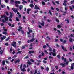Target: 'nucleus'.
I'll return each mask as SVG.
<instances>
[{
    "instance_id": "nucleus-1",
    "label": "nucleus",
    "mask_w": 74,
    "mask_h": 74,
    "mask_svg": "<svg viewBox=\"0 0 74 74\" xmlns=\"http://www.w3.org/2000/svg\"><path fill=\"white\" fill-rule=\"evenodd\" d=\"M1 18H2L3 19L2 20V22H3V23H5V22L6 23H7V21H8V18L6 16V15H5V14H4L3 16V15H1ZM5 18V20L3 19V18Z\"/></svg>"
},
{
    "instance_id": "nucleus-2",
    "label": "nucleus",
    "mask_w": 74,
    "mask_h": 74,
    "mask_svg": "<svg viewBox=\"0 0 74 74\" xmlns=\"http://www.w3.org/2000/svg\"><path fill=\"white\" fill-rule=\"evenodd\" d=\"M69 63V62H66V63H65L64 64H60V65L62 66V67H65V66L66 64L67 65Z\"/></svg>"
},
{
    "instance_id": "nucleus-3",
    "label": "nucleus",
    "mask_w": 74,
    "mask_h": 74,
    "mask_svg": "<svg viewBox=\"0 0 74 74\" xmlns=\"http://www.w3.org/2000/svg\"><path fill=\"white\" fill-rule=\"evenodd\" d=\"M6 38H7V37H6V36H4L3 37H1V42H2V41H3V40H4V39H5Z\"/></svg>"
},
{
    "instance_id": "nucleus-4",
    "label": "nucleus",
    "mask_w": 74,
    "mask_h": 74,
    "mask_svg": "<svg viewBox=\"0 0 74 74\" xmlns=\"http://www.w3.org/2000/svg\"><path fill=\"white\" fill-rule=\"evenodd\" d=\"M13 43L12 44V45L13 47H16V42H13Z\"/></svg>"
},
{
    "instance_id": "nucleus-5",
    "label": "nucleus",
    "mask_w": 74,
    "mask_h": 74,
    "mask_svg": "<svg viewBox=\"0 0 74 74\" xmlns=\"http://www.w3.org/2000/svg\"><path fill=\"white\" fill-rule=\"evenodd\" d=\"M52 54L53 55V56H55L56 55V54L55 53H49L50 55H51Z\"/></svg>"
},
{
    "instance_id": "nucleus-6",
    "label": "nucleus",
    "mask_w": 74,
    "mask_h": 74,
    "mask_svg": "<svg viewBox=\"0 0 74 74\" xmlns=\"http://www.w3.org/2000/svg\"><path fill=\"white\" fill-rule=\"evenodd\" d=\"M12 10L14 11V12H15L16 13V12H18V9H14V8H13Z\"/></svg>"
},
{
    "instance_id": "nucleus-7",
    "label": "nucleus",
    "mask_w": 74,
    "mask_h": 74,
    "mask_svg": "<svg viewBox=\"0 0 74 74\" xmlns=\"http://www.w3.org/2000/svg\"><path fill=\"white\" fill-rule=\"evenodd\" d=\"M67 0H64V3H63V5H65V6H67V4H66V3H67Z\"/></svg>"
},
{
    "instance_id": "nucleus-8",
    "label": "nucleus",
    "mask_w": 74,
    "mask_h": 74,
    "mask_svg": "<svg viewBox=\"0 0 74 74\" xmlns=\"http://www.w3.org/2000/svg\"><path fill=\"white\" fill-rule=\"evenodd\" d=\"M34 9L38 10L39 9H40V8H39V7L37 6V5H35V8H34Z\"/></svg>"
},
{
    "instance_id": "nucleus-9",
    "label": "nucleus",
    "mask_w": 74,
    "mask_h": 74,
    "mask_svg": "<svg viewBox=\"0 0 74 74\" xmlns=\"http://www.w3.org/2000/svg\"><path fill=\"white\" fill-rule=\"evenodd\" d=\"M19 62H20V60H19V59H18V60L15 62V63L16 64L17 63H19Z\"/></svg>"
},
{
    "instance_id": "nucleus-10",
    "label": "nucleus",
    "mask_w": 74,
    "mask_h": 74,
    "mask_svg": "<svg viewBox=\"0 0 74 74\" xmlns=\"http://www.w3.org/2000/svg\"><path fill=\"white\" fill-rule=\"evenodd\" d=\"M10 16L9 17V19H11L12 17V14L11 12H10Z\"/></svg>"
},
{
    "instance_id": "nucleus-11",
    "label": "nucleus",
    "mask_w": 74,
    "mask_h": 74,
    "mask_svg": "<svg viewBox=\"0 0 74 74\" xmlns=\"http://www.w3.org/2000/svg\"><path fill=\"white\" fill-rule=\"evenodd\" d=\"M71 69L72 70H73V68L74 67V63H72L71 64Z\"/></svg>"
},
{
    "instance_id": "nucleus-12",
    "label": "nucleus",
    "mask_w": 74,
    "mask_h": 74,
    "mask_svg": "<svg viewBox=\"0 0 74 74\" xmlns=\"http://www.w3.org/2000/svg\"><path fill=\"white\" fill-rule=\"evenodd\" d=\"M31 11V9H27V13L28 14H29V11Z\"/></svg>"
},
{
    "instance_id": "nucleus-13",
    "label": "nucleus",
    "mask_w": 74,
    "mask_h": 74,
    "mask_svg": "<svg viewBox=\"0 0 74 74\" xmlns=\"http://www.w3.org/2000/svg\"><path fill=\"white\" fill-rule=\"evenodd\" d=\"M22 8H23V6L22 5H20L19 6V8L20 10H21L22 9Z\"/></svg>"
},
{
    "instance_id": "nucleus-14",
    "label": "nucleus",
    "mask_w": 74,
    "mask_h": 74,
    "mask_svg": "<svg viewBox=\"0 0 74 74\" xmlns=\"http://www.w3.org/2000/svg\"><path fill=\"white\" fill-rule=\"evenodd\" d=\"M15 3L16 4H20L21 3V2L19 1H16L15 2Z\"/></svg>"
},
{
    "instance_id": "nucleus-15",
    "label": "nucleus",
    "mask_w": 74,
    "mask_h": 74,
    "mask_svg": "<svg viewBox=\"0 0 74 74\" xmlns=\"http://www.w3.org/2000/svg\"><path fill=\"white\" fill-rule=\"evenodd\" d=\"M62 48L64 50V51H67V50L65 48H64V47L63 46H61Z\"/></svg>"
},
{
    "instance_id": "nucleus-16",
    "label": "nucleus",
    "mask_w": 74,
    "mask_h": 74,
    "mask_svg": "<svg viewBox=\"0 0 74 74\" xmlns=\"http://www.w3.org/2000/svg\"><path fill=\"white\" fill-rule=\"evenodd\" d=\"M34 53V51H29V54H31V53Z\"/></svg>"
},
{
    "instance_id": "nucleus-17",
    "label": "nucleus",
    "mask_w": 74,
    "mask_h": 74,
    "mask_svg": "<svg viewBox=\"0 0 74 74\" xmlns=\"http://www.w3.org/2000/svg\"><path fill=\"white\" fill-rule=\"evenodd\" d=\"M3 28L4 31H5V32H7V29H5V27H3Z\"/></svg>"
},
{
    "instance_id": "nucleus-18",
    "label": "nucleus",
    "mask_w": 74,
    "mask_h": 74,
    "mask_svg": "<svg viewBox=\"0 0 74 74\" xmlns=\"http://www.w3.org/2000/svg\"><path fill=\"white\" fill-rule=\"evenodd\" d=\"M21 71H23L24 72V71H26V69H25V68H24L21 69Z\"/></svg>"
},
{
    "instance_id": "nucleus-19",
    "label": "nucleus",
    "mask_w": 74,
    "mask_h": 74,
    "mask_svg": "<svg viewBox=\"0 0 74 74\" xmlns=\"http://www.w3.org/2000/svg\"><path fill=\"white\" fill-rule=\"evenodd\" d=\"M30 6L31 8H32L34 7V6L32 4H30Z\"/></svg>"
},
{
    "instance_id": "nucleus-20",
    "label": "nucleus",
    "mask_w": 74,
    "mask_h": 74,
    "mask_svg": "<svg viewBox=\"0 0 74 74\" xmlns=\"http://www.w3.org/2000/svg\"><path fill=\"white\" fill-rule=\"evenodd\" d=\"M62 59H64V62H66V58L64 59V57H62Z\"/></svg>"
},
{
    "instance_id": "nucleus-21",
    "label": "nucleus",
    "mask_w": 74,
    "mask_h": 74,
    "mask_svg": "<svg viewBox=\"0 0 74 74\" xmlns=\"http://www.w3.org/2000/svg\"><path fill=\"white\" fill-rule=\"evenodd\" d=\"M57 27H58V28H61V27H62V26H61L60 25H58L57 26Z\"/></svg>"
},
{
    "instance_id": "nucleus-22",
    "label": "nucleus",
    "mask_w": 74,
    "mask_h": 74,
    "mask_svg": "<svg viewBox=\"0 0 74 74\" xmlns=\"http://www.w3.org/2000/svg\"><path fill=\"white\" fill-rule=\"evenodd\" d=\"M42 22L43 23H41V25L42 26H44V23L43 21Z\"/></svg>"
},
{
    "instance_id": "nucleus-23",
    "label": "nucleus",
    "mask_w": 74,
    "mask_h": 74,
    "mask_svg": "<svg viewBox=\"0 0 74 74\" xmlns=\"http://www.w3.org/2000/svg\"><path fill=\"white\" fill-rule=\"evenodd\" d=\"M34 41V39L32 38L30 40V41H31V42H33V41Z\"/></svg>"
},
{
    "instance_id": "nucleus-24",
    "label": "nucleus",
    "mask_w": 74,
    "mask_h": 74,
    "mask_svg": "<svg viewBox=\"0 0 74 74\" xmlns=\"http://www.w3.org/2000/svg\"><path fill=\"white\" fill-rule=\"evenodd\" d=\"M2 64L3 65H5V61L3 60L2 62Z\"/></svg>"
},
{
    "instance_id": "nucleus-25",
    "label": "nucleus",
    "mask_w": 74,
    "mask_h": 74,
    "mask_svg": "<svg viewBox=\"0 0 74 74\" xmlns=\"http://www.w3.org/2000/svg\"><path fill=\"white\" fill-rule=\"evenodd\" d=\"M1 7L2 8H4L5 7V6L4 5H1Z\"/></svg>"
},
{
    "instance_id": "nucleus-26",
    "label": "nucleus",
    "mask_w": 74,
    "mask_h": 74,
    "mask_svg": "<svg viewBox=\"0 0 74 74\" xmlns=\"http://www.w3.org/2000/svg\"><path fill=\"white\" fill-rule=\"evenodd\" d=\"M66 22H67V23H69V20L67 19L65 20Z\"/></svg>"
},
{
    "instance_id": "nucleus-27",
    "label": "nucleus",
    "mask_w": 74,
    "mask_h": 74,
    "mask_svg": "<svg viewBox=\"0 0 74 74\" xmlns=\"http://www.w3.org/2000/svg\"><path fill=\"white\" fill-rule=\"evenodd\" d=\"M69 41H70L71 42L72 41H73V40L71 38H70L69 39Z\"/></svg>"
},
{
    "instance_id": "nucleus-28",
    "label": "nucleus",
    "mask_w": 74,
    "mask_h": 74,
    "mask_svg": "<svg viewBox=\"0 0 74 74\" xmlns=\"http://www.w3.org/2000/svg\"><path fill=\"white\" fill-rule=\"evenodd\" d=\"M28 64H32V63L30 62V61H28V62H27Z\"/></svg>"
},
{
    "instance_id": "nucleus-29",
    "label": "nucleus",
    "mask_w": 74,
    "mask_h": 74,
    "mask_svg": "<svg viewBox=\"0 0 74 74\" xmlns=\"http://www.w3.org/2000/svg\"><path fill=\"white\" fill-rule=\"evenodd\" d=\"M44 52H45V53H46L47 54H48V53L47 51V50H44Z\"/></svg>"
},
{
    "instance_id": "nucleus-30",
    "label": "nucleus",
    "mask_w": 74,
    "mask_h": 74,
    "mask_svg": "<svg viewBox=\"0 0 74 74\" xmlns=\"http://www.w3.org/2000/svg\"><path fill=\"white\" fill-rule=\"evenodd\" d=\"M9 39H10V38H7L6 39V41H8L9 40Z\"/></svg>"
},
{
    "instance_id": "nucleus-31",
    "label": "nucleus",
    "mask_w": 74,
    "mask_h": 74,
    "mask_svg": "<svg viewBox=\"0 0 74 74\" xmlns=\"http://www.w3.org/2000/svg\"><path fill=\"white\" fill-rule=\"evenodd\" d=\"M0 25H1V26H4V24L3 23H1L0 24Z\"/></svg>"
},
{
    "instance_id": "nucleus-32",
    "label": "nucleus",
    "mask_w": 74,
    "mask_h": 74,
    "mask_svg": "<svg viewBox=\"0 0 74 74\" xmlns=\"http://www.w3.org/2000/svg\"><path fill=\"white\" fill-rule=\"evenodd\" d=\"M68 8L67 7H65V11H67V9Z\"/></svg>"
},
{
    "instance_id": "nucleus-33",
    "label": "nucleus",
    "mask_w": 74,
    "mask_h": 74,
    "mask_svg": "<svg viewBox=\"0 0 74 74\" xmlns=\"http://www.w3.org/2000/svg\"><path fill=\"white\" fill-rule=\"evenodd\" d=\"M28 29H29V32L32 33V30H31L29 29V28H28Z\"/></svg>"
},
{
    "instance_id": "nucleus-34",
    "label": "nucleus",
    "mask_w": 74,
    "mask_h": 74,
    "mask_svg": "<svg viewBox=\"0 0 74 74\" xmlns=\"http://www.w3.org/2000/svg\"><path fill=\"white\" fill-rule=\"evenodd\" d=\"M3 34H4L6 35V34H7V32H3Z\"/></svg>"
},
{
    "instance_id": "nucleus-35",
    "label": "nucleus",
    "mask_w": 74,
    "mask_h": 74,
    "mask_svg": "<svg viewBox=\"0 0 74 74\" xmlns=\"http://www.w3.org/2000/svg\"><path fill=\"white\" fill-rule=\"evenodd\" d=\"M22 1L23 2H24V3H26H26H27V2H26V1H25V0H23Z\"/></svg>"
},
{
    "instance_id": "nucleus-36",
    "label": "nucleus",
    "mask_w": 74,
    "mask_h": 74,
    "mask_svg": "<svg viewBox=\"0 0 74 74\" xmlns=\"http://www.w3.org/2000/svg\"><path fill=\"white\" fill-rule=\"evenodd\" d=\"M57 57L58 58H60V56L59 55H58L57 56Z\"/></svg>"
},
{
    "instance_id": "nucleus-37",
    "label": "nucleus",
    "mask_w": 74,
    "mask_h": 74,
    "mask_svg": "<svg viewBox=\"0 0 74 74\" xmlns=\"http://www.w3.org/2000/svg\"><path fill=\"white\" fill-rule=\"evenodd\" d=\"M56 4H59V2L58 1H56Z\"/></svg>"
},
{
    "instance_id": "nucleus-38",
    "label": "nucleus",
    "mask_w": 74,
    "mask_h": 74,
    "mask_svg": "<svg viewBox=\"0 0 74 74\" xmlns=\"http://www.w3.org/2000/svg\"><path fill=\"white\" fill-rule=\"evenodd\" d=\"M37 69H36L35 71V74H37Z\"/></svg>"
},
{
    "instance_id": "nucleus-39",
    "label": "nucleus",
    "mask_w": 74,
    "mask_h": 74,
    "mask_svg": "<svg viewBox=\"0 0 74 74\" xmlns=\"http://www.w3.org/2000/svg\"><path fill=\"white\" fill-rule=\"evenodd\" d=\"M37 62H40H40H41V61L40 60H37Z\"/></svg>"
},
{
    "instance_id": "nucleus-40",
    "label": "nucleus",
    "mask_w": 74,
    "mask_h": 74,
    "mask_svg": "<svg viewBox=\"0 0 74 74\" xmlns=\"http://www.w3.org/2000/svg\"><path fill=\"white\" fill-rule=\"evenodd\" d=\"M22 67V64H21L20 65V69H21Z\"/></svg>"
},
{
    "instance_id": "nucleus-41",
    "label": "nucleus",
    "mask_w": 74,
    "mask_h": 74,
    "mask_svg": "<svg viewBox=\"0 0 74 74\" xmlns=\"http://www.w3.org/2000/svg\"><path fill=\"white\" fill-rule=\"evenodd\" d=\"M70 9L71 11H73V9H72V8L71 7V6H70Z\"/></svg>"
},
{
    "instance_id": "nucleus-42",
    "label": "nucleus",
    "mask_w": 74,
    "mask_h": 74,
    "mask_svg": "<svg viewBox=\"0 0 74 74\" xmlns=\"http://www.w3.org/2000/svg\"><path fill=\"white\" fill-rule=\"evenodd\" d=\"M16 20L17 21H19V18L18 17H16Z\"/></svg>"
},
{
    "instance_id": "nucleus-43",
    "label": "nucleus",
    "mask_w": 74,
    "mask_h": 74,
    "mask_svg": "<svg viewBox=\"0 0 74 74\" xmlns=\"http://www.w3.org/2000/svg\"><path fill=\"white\" fill-rule=\"evenodd\" d=\"M49 13L50 15H52V13H51V12L50 10H49Z\"/></svg>"
},
{
    "instance_id": "nucleus-44",
    "label": "nucleus",
    "mask_w": 74,
    "mask_h": 74,
    "mask_svg": "<svg viewBox=\"0 0 74 74\" xmlns=\"http://www.w3.org/2000/svg\"><path fill=\"white\" fill-rule=\"evenodd\" d=\"M42 4H43V5H45V2H42Z\"/></svg>"
},
{
    "instance_id": "nucleus-45",
    "label": "nucleus",
    "mask_w": 74,
    "mask_h": 74,
    "mask_svg": "<svg viewBox=\"0 0 74 74\" xmlns=\"http://www.w3.org/2000/svg\"><path fill=\"white\" fill-rule=\"evenodd\" d=\"M9 44H8V43H6L5 44V45H6L7 46H8V45H9Z\"/></svg>"
},
{
    "instance_id": "nucleus-46",
    "label": "nucleus",
    "mask_w": 74,
    "mask_h": 74,
    "mask_svg": "<svg viewBox=\"0 0 74 74\" xmlns=\"http://www.w3.org/2000/svg\"><path fill=\"white\" fill-rule=\"evenodd\" d=\"M30 61L32 62H34V60H33L32 59H30Z\"/></svg>"
},
{
    "instance_id": "nucleus-47",
    "label": "nucleus",
    "mask_w": 74,
    "mask_h": 74,
    "mask_svg": "<svg viewBox=\"0 0 74 74\" xmlns=\"http://www.w3.org/2000/svg\"><path fill=\"white\" fill-rule=\"evenodd\" d=\"M11 3H14V1L13 0H10Z\"/></svg>"
},
{
    "instance_id": "nucleus-48",
    "label": "nucleus",
    "mask_w": 74,
    "mask_h": 74,
    "mask_svg": "<svg viewBox=\"0 0 74 74\" xmlns=\"http://www.w3.org/2000/svg\"><path fill=\"white\" fill-rule=\"evenodd\" d=\"M60 41H61V42H63V39L61 38L60 39Z\"/></svg>"
},
{
    "instance_id": "nucleus-49",
    "label": "nucleus",
    "mask_w": 74,
    "mask_h": 74,
    "mask_svg": "<svg viewBox=\"0 0 74 74\" xmlns=\"http://www.w3.org/2000/svg\"><path fill=\"white\" fill-rule=\"evenodd\" d=\"M49 51H52V49L50 47H49Z\"/></svg>"
},
{
    "instance_id": "nucleus-50",
    "label": "nucleus",
    "mask_w": 74,
    "mask_h": 74,
    "mask_svg": "<svg viewBox=\"0 0 74 74\" xmlns=\"http://www.w3.org/2000/svg\"><path fill=\"white\" fill-rule=\"evenodd\" d=\"M22 48L23 49H24V48H25V47L24 46H22Z\"/></svg>"
},
{
    "instance_id": "nucleus-51",
    "label": "nucleus",
    "mask_w": 74,
    "mask_h": 74,
    "mask_svg": "<svg viewBox=\"0 0 74 74\" xmlns=\"http://www.w3.org/2000/svg\"><path fill=\"white\" fill-rule=\"evenodd\" d=\"M46 70H47V71H48L49 70V68H48V67H47V68H46Z\"/></svg>"
},
{
    "instance_id": "nucleus-52",
    "label": "nucleus",
    "mask_w": 74,
    "mask_h": 74,
    "mask_svg": "<svg viewBox=\"0 0 74 74\" xmlns=\"http://www.w3.org/2000/svg\"><path fill=\"white\" fill-rule=\"evenodd\" d=\"M8 24L10 26H11V23H8Z\"/></svg>"
},
{
    "instance_id": "nucleus-53",
    "label": "nucleus",
    "mask_w": 74,
    "mask_h": 74,
    "mask_svg": "<svg viewBox=\"0 0 74 74\" xmlns=\"http://www.w3.org/2000/svg\"><path fill=\"white\" fill-rule=\"evenodd\" d=\"M46 47H47V46H46V45H45L43 46V48H46Z\"/></svg>"
},
{
    "instance_id": "nucleus-54",
    "label": "nucleus",
    "mask_w": 74,
    "mask_h": 74,
    "mask_svg": "<svg viewBox=\"0 0 74 74\" xmlns=\"http://www.w3.org/2000/svg\"><path fill=\"white\" fill-rule=\"evenodd\" d=\"M49 59H52V57L51 56H49Z\"/></svg>"
},
{
    "instance_id": "nucleus-55",
    "label": "nucleus",
    "mask_w": 74,
    "mask_h": 74,
    "mask_svg": "<svg viewBox=\"0 0 74 74\" xmlns=\"http://www.w3.org/2000/svg\"><path fill=\"white\" fill-rule=\"evenodd\" d=\"M67 42V41L66 40H64V41L63 42V43H66Z\"/></svg>"
},
{
    "instance_id": "nucleus-56",
    "label": "nucleus",
    "mask_w": 74,
    "mask_h": 74,
    "mask_svg": "<svg viewBox=\"0 0 74 74\" xmlns=\"http://www.w3.org/2000/svg\"><path fill=\"white\" fill-rule=\"evenodd\" d=\"M21 52H22V51H18V52L17 53H21Z\"/></svg>"
},
{
    "instance_id": "nucleus-57",
    "label": "nucleus",
    "mask_w": 74,
    "mask_h": 74,
    "mask_svg": "<svg viewBox=\"0 0 74 74\" xmlns=\"http://www.w3.org/2000/svg\"><path fill=\"white\" fill-rule=\"evenodd\" d=\"M41 54L42 56H44V53L43 52Z\"/></svg>"
},
{
    "instance_id": "nucleus-58",
    "label": "nucleus",
    "mask_w": 74,
    "mask_h": 74,
    "mask_svg": "<svg viewBox=\"0 0 74 74\" xmlns=\"http://www.w3.org/2000/svg\"><path fill=\"white\" fill-rule=\"evenodd\" d=\"M14 61V59H12L11 61V62H12Z\"/></svg>"
},
{
    "instance_id": "nucleus-59",
    "label": "nucleus",
    "mask_w": 74,
    "mask_h": 74,
    "mask_svg": "<svg viewBox=\"0 0 74 74\" xmlns=\"http://www.w3.org/2000/svg\"><path fill=\"white\" fill-rule=\"evenodd\" d=\"M5 13L7 15H8L9 14H8V13L7 12H6V13L5 12Z\"/></svg>"
},
{
    "instance_id": "nucleus-60",
    "label": "nucleus",
    "mask_w": 74,
    "mask_h": 74,
    "mask_svg": "<svg viewBox=\"0 0 74 74\" xmlns=\"http://www.w3.org/2000/svg\"><path fill=\"white\" fill-rule=\"evenodd\" d=\"M28 56H27L25 58V59H28Z\"/></svg>"
},
{
    "instance_id": "nucleus-61",
    "label": "nucleus",
    "mask_w": 74,
    "mask_h": 74,
    "mask_svg": "<svg viewBox=\"0 0 74 74\" xmlns=\"http://www.w3.org/2000/svg\"><path fill=\"white\" fill-rule=\"evenodd\" d=\"M19 29H21V30L22 29V27H21V26H19Z\"/></svg>"
},
{
    "instance_id": "nucleus-62",
    "label": "nucleus",
    "mask_w": 74,
    "mask_h": 74,
    "mask_svg": "<svg viewBox=\"0 0 74 74\" xmlns=\"http://www.w3.org/2000/svg\"><path fill=\"white\" fill-rule=\"evenodd\" d=\"M56 21L57 22H59V20L58 19H56Z\"/></svg>"
},
{
    "instance_id": "nucleus-63",
    "label": "nucleus",
    "mask_w": 74,
    "mask_h": 74,
    "mask_svg": "<svg viewBox=\"0 0 74 74\" xmlns=\"http://www.w3.org/2000/svg\"><path fill=\"white\" fill-rule=\"evenodd\" d=\"M5 1L6 3H7L8 1V0H5Z\"/></svg>"
},
{
    "instance_id": "nucleus-64",
    "label": "nucleus",
    "mask_w": 74,
    "mask_h": 74,
    "mask_svg": "<svg viewBox=\"0 0 74 74\" xmlns=\"http://www.w3.org/2000/svg\"><path fill=\"white\" fill-rule=\"evenodd\" d=\"M43 63H47V62H46V61H44V60H43Z\"/></svg>"
}]
</instances>
